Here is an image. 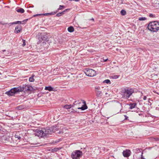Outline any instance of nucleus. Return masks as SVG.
I'll use <instances>...</instances> for the list:
<instances>
[{"instance_id": "14", "label": "nucleus", "mask_w": 159, "mask_h": 159, "mask_svg": "<svg viewBox=\"0 0 159 159\" xmlns=\"http://www.w3.org/2000/svg\"><path fill=\"white\" fill-rule=\"evenodd\" d=\"M45 89L46 90H48L49 91H56L55 89H54L53 88H52V87L51 86H48V87H47V86L45 87Z\"/></svg>"}, {"instance_id": "5", "label": "nucleus", "mask_w": 159, "mask_h": 159, "mask_svg": "<svg viewBox=\"0 0 159 159\" xmlns=\"http://www.w3.org/2000/svg\"><path fill=\"white\" fill-rule=\"evenodd\" d=\"M82 152L79 150H76L72 152L71 154L73 159H79L82 155Z\"/></svg>"}, {"instance_id": "8", "label": "nucleus", "mask_w": 159, "mask_h": 159, "mask_svg": "<svg viewBox=\"0 0 159 159\" xmlns=\"http://www.w3.org/2000/svg\"><path fill=\"white\" fill-rule=\"evenodd\" d=\"M101 88L99 86L95 87V91L96 95L98 97H101L102 95V92L100 91Z\"/></svg>"}, {"instance_id": "13", "label": "nucleus", "mask_w": 159, "mask_h": 159, "mask_svg": "<svg viewBox=\"0 0 159 159\" xmlns=\"http://www.w3.org/2000/svg\"><path fill=\"white\" fill-rule=\"evenodd\" d=\"M136 104V103H130L128 105L129 106V109H132L135 107Z\"/></svg>"}, {"instance_id": "18", "label": "nucleus", "mask_w": 159, "mask_h": 159, "mask_svg": "<svg viewBox=\"0 0 159 159\" xmlns=\"http://www.w3.org/2000/svg\"><path fill=\"white\" fill-rule=\"evenodd\" d=\"M16 11L18 12H20L21 13H23L25 11L24 9L21 8H19L17 9L16 10Z\"/></svg>"}, {"instance_id": "47", "label": "nucleus", "mask_w": 159, "mask_h": 159, "mask_svg": "<svg viewBox=\"0 0 159 159\" xmlns=\"http://www.w3.org/2000/svg\"><path fill=\"white\" fill-rule=\"evenodd\" d=\"M92 20H94V19L93 18L92 19Z\"/></svg>"}, {"instance_id": "27", "label": "nucleus", "mask_w": 159, "mask_h": 159, "mask_svg": "<svg viewBox=\"0 0 159 159\" xmlns=\"http://www.w3.org/2000/svg\"><path fill=\"white\" fill-rule=\"evenodd\" d=\"M147 19V18L145 17H139V20L140 21L144 20Z\"/></svg>"}, {"instance_id": "19", "label": "nucleus", "mask_w": 159, "mask_h": 159, "mask_svg": "<svg viewBox=\"0 0 159 159\" xmlns=\"http://www.w3.org/2000/svg\"><path fill=\"white\" fill-rule=\"evenodd\" d=\"M74 30V28L72 26H70L68 28V31L70 32H73Z\"/></svg>"}, {"instance_id": "32", "label": "nucleus", "mask_w": 159, "mask_h": 159, "mask_svg": "<svg viewBox=\"0 0 159 159\" xmlns=\"http://www.w3.org/2000/svg\"><path fill=\"white\" fill-rule=\"evenodd\" d=\"M59 149L58 148H54L53 149H52L53 151H57Z\"/></svg>"}, {"instance_id": "15", "label": "nucleus", "mask_w": 159, "mask_h": 159, "mask_svg": "<svg viewBox=\"0 0 159 159\" xmlns=\"http://www.w3.org/2000/svg\"><path fill=\"white\" fill-rule=\"evenodd\" d=\"M24 88V89H25V90H32L33 89L32 87L31 86H28L25 85L24 87L23 86Z\"/></svg>"}, {"instance_id": "25", "label": "nucleus", "mask_w": 159, "mask_h": 159, "mask_svg": "<svg viewBox=\"0 0 159 159\" xmlns=\"http://www.w3.org/2000/svg\"><path fill=\"white\" fill-rule=\"evenodd\" d=\"M34 75H32V76L29 78V80L30 82H33L34 81Z\"/></svg>"}, {"instance_id": "43", "label": "nucleus", "mask_w": 159, "mask_h": 159, "mask_svg": "<svg viewBox=\"0 0 159 159\" xmlns=\"http://www.w3.org/2000/svg\"><path fill=\"white\" fill-rule=\"evenodd\" d=\"M156 140L157 141L159 140V138H156Z\"/></svg>"}, {"instance_id": "41", "label": "nucleus", "mask_w": 159, "mask_h": 159, "mask_svg": "<svg viewBox=\"0 0 159 159\" xmlns=\"http://www.w3.org/2000/svg\"><path fill=\"white\" fill-rule=\"evenodd\" d=\"M27 19H26V20H23L22 21V22H24L26 21H27Z\"/></svg>"}, {"instance_id": "29", "label": "nucleus", "mask_w": 159, "mask_h": 159, "mask_svg": "<svg viewBox=\"0 0 159 159\" xmlns=\"http://www.w3.org/2000/svg\"><path fill=\"white\" fill-rule=\"evenodd\" d=\"M134 151L136 153H139L141 152L140 149L139 148H136L134 150Z\"/></svg>"}, {"instance_id": "7", "label": "nucleus", "mask_w": 159, "mask_h": 159, "mask_svg": "<svg viewBox=\"0 0 159 159\" xmlns=\"http://www.w3.org/2000/svg\"><path fill=\"white\" fill-rule=\"evenodd\" d=\"M59 128L56 126H53L50 128H47L48 134H51L54 132L56 131Z\"/></svg>"}, {"instance_id": "31", "label": "nucleus", "mask_w": 159, "mask_h": 159, "mask_svg": "<svg viewBox=\"0 0 159 159\" xmlns=\"http://www.w3.org/2000/svg\"><path fill=\"white\" fill-rule=\"evenodd\" d=\"M22 42L23 43V44H22V45L23 47L25 46V40L24 39H22Z\"/></svg>"}, {"instance_id": "36", "label": "nucleus", "mask_w": 159, "mask_h": 159, "mask_svg": "<svg viewBox=\"0 0 159 159\" xmlns=\"http://www.w3.org/2000/svg\"><path fill=\"white\" fill-rule=\"evenodd\" d=\"M147 99V97L146 96H144L143 97V99L144 100H146Z\"/></svg>"}, {"instance_id": "34", "label": "nucleus", "mask_w": 159, "mask_h": 159, "mask_svg": "<svg viewBox=\"0 0 159 159\" xmlns=\"http://www.w3.org/2000/svg\"><path fill=\"white\" fill-rule=\"evenodd\" d=\"M16 22L17 23V24H21V22L20 21H17Z\"/></svg>"}, {"instance_id": "28", "label": "nucleus", "mask_w": 159, "mask_h": 159, "mask_svg": "<svg viewBox=\"0 0 159 159\" xmlns=\"http://www.w3.org/2000/svg\"><path fill=\"white\" fill-rule=\"evenodd\" d=\"M80 103H81V102H80L78 101H75L73 105L74 106H75V105H77V104H79Z\"/></svg>"}, {"instance_id": "35", "label": "nucleus", "mask_w": 159, "mask_h": 159, "mask_svg": "<svg viewBox=\"0 0 159 159\" xmlns=\"http://www.w3.org/2000/svg\"><path fill=\"white\" fill-rule=\"evenodd\" d=\"M149 16H150V17H153V16H154L152 14H150L149 15Z\"/></svg>"}, {"instance_id": "6", "label": "nucleus", "mask_w": 159, "mask_h": 159, "mask_svg": "<svg viewBox=\"0 0 159 159\" xmlns=\"http://www.w3.org/2000/svg\"><path fill=\"white\" fill-rule=\"evenodd\" d=\"M86 75L90 77H93L96 75L95 71L91 69H86L84 70Z\"/></svg>"}, {"instance_id": "2", "label": "nucleus", "mask_w": 159, "mask_h": 159, "mask_svg": "<svg viewBox=\"0 0 159 159\" xmlns=\"http://www.w3.org/2000/svg\"><path fill=\"white\" fill-rule=\"evenodd\" d=\"M24 90V88L23 87L20 86L18 87H15L11 89L10 90L6 92L5 94L9 96H13L16 93L18 92H22Z\"/></svg>"}, {"instance_id": "21", "label": "nucleus", "mask_w": 159, "mask_h": 159, "mask_svg": "<svg viewBox=\"0 0 159 159\" xmlns=\"http://www.w3.org/2000/svg\"><path fill=\"white\" fill-rule=\"evenodd\" d=\"M65 7L64 5H60L59 6V8L57 9V11H58L59 10H62L63 9L65 8Z\"/></svg>"}, {"instance_id": "46", "label": "nucleus", "mask_w": 159, "mask_h": 159, "mask_svg": "<svg viewBox=\"0 0 159 159\" xmlns=\"http://www.w3.org/2000/svg\"><path fill=\"white\" fill-rule=\"evenodd\" d=\"M5 51H6V50H3L2 51V52H5Z\"/></svg>"}, {"instance_id": "45", "label": "nucleus", "mask_w": 159, "mask_h": 159, "mask_svg": "<svg viewBox=\"0 0 159 159\" xmlns=\"http://www.w3.org/2000/svg\"><path fill=\"white\" fill-rule=\"evenodd\" d=\"M107 60H108V59H106L105 60H104V61L106 62V61Z\"/></svg>"}, {"instance_id": "30", "label": "nucleus", "mask_w": 159, "mask_h": 159, "mask_svg": "<svg viewBox=\"0 0 159 159\" xmlns=\"http://www.w3.org/2000/svg\"><path fill=\"white\" fill-rule=\"evenodd\" d=\"M58 12V11H54V12H52L51 13H49L50 15H54L56 13Z\"/></svg>"}, {"instance_id": "4", "label": "nucleus", "mask_w": 159, "mask_h": 159, "mask_svg": "<svg viewBox=\"0 0 159 159\" xmlns=\"http://www.w3.org/2000/svg\"><path fill=\"white\" fill-rule=\"evenodd\" d=\"M47 128L43 129L41 130H38L36 131L35 135L39 137L47 136L48 134Z\"/></svg>"}, {"instance_id": "37", "label": "nucleus", "mask_w": 159, "mask_h": 159, "mask_svg": "<svg viewBox=\"0 0 159 159\" xmlns=\"http://www.w3.org/2000/svg\"><path fill=\"white\" fill-rule=\"evenodd\" d=\"M13 23V24H17V23L16 22H16H12Z\"/></svg>"}, {"instance_id": "38", "label": "nucleus", "mask_w": 159, "mask_h": 159, "mask_svg": "<svg viewBox=\"0 0 159 159\" xmlns=\"http://www.w3.org/2000/svg\"><path fill=\"white\" fill-rule=\"evenodd\" d=\"M8 24L9 25H10V26H11V25H13V23H12H12H9V24Z\"/></svg>"}, {"instance_id": "9", "label": "nucleus", "mask_w": 159, "mask_h": 159, "mask_svg": "<svg viewBox=\"0 0 159 159\" xmlns=\"http://www.w3.org/2000/svg\"><path fill=\"white\" fill-rule=\"evenodd\" d=\"M131 152L129 150H126L122 152L123 156L125 157H128L130 155Z\"/></svg>"}, {"instance_id": "10", "label": "nucleus", "mask_w": 159, "mask_h": 159, "mask_svg": "<svg viewBox=\"0 0 159 159\" xmlns=\"http://www.w3.org/2000/svg\"><path fill=\"white\" fill-rule=\"evenodd\" d=\"M22 27L21 26L17 25L16 27L14 33L16 34L20 33L22 30Z\"/></svg>"}, {"instance_id": "24", "label": "nucleus", "mask_w": 159, "mask_h": 159, "mask_svg": "<svg viewBox=\"0 0 159 159\" xmlns=\"http://www.w3.org/2000/svg\"><path fill=\"white\" fill-rule=\"evenodd\" d=\"M50 15L49 13H45V14H36V15H35V16H42V15L48 16V15Z\"/></svg>"}, {"instance_id": "23", "label": "nucleus", "mask_w": 159, "mask_h": 159, "mask_svg": "<svg viewBox=\"0 0 159 159\" xmlns=\"http://www.w3.org/2000/svg\"><path fill=\"white\" fill-rule=\"evenodd\" d=\"M120 14L123 16L125 15L126 14V12L124 10H122L120 11Z\"/></svg>"}, {"instance_id": "33", "label": "nucleus", "mask_w": 159, "mask_h": 159, "mask_svg": "<svg viewBox=\"0 0 159 159\" xmlns=\"http://www.w3.org/2000/svg\"><path fill=\"white\" fill-rule=\"evenodd\" d=\"M18 108L20 110L23 108V107L22 106H20L18 107Z\"/></svg>"}, {"instance_id": "11", "label": "nucleus", "mask_w": 159, "mask_h": 159, "mask_svg": "<svg viewBox=\"0 0 159 159\" xmlns=\"http://www.w3.org/2000/svg\"><path fill=\"white\" fill-rule=\"evenodd\" d=\"M9 138H10L8 136H3L2 137L1 139L3 142H6V141H9Z\"/></svg>"}, {"instance_id": "20", "label": "nucleus", "mask_w": 159, "mask_h": 159, "mask_svg": "<svg viewBox=\"0 0 159 159\" xmlns=\"http://www.w3.org/2000/svg\"><path fill=\"white\" fill-rule=\"evenodd\" d=\"M41 39L43 40H46L47 38V36L45 34H44L43 36L41 37Z\"/></svg>"}, {"instance_id": "12", "label": "nucleus", "mask_w": 159, "mask_h": 159, "mask_svg": "<svg viewBox=\"0 0 159 159\" xmlns=\"http://www.w3.org/2000/svg\"><path fill=\"white\" fill-rule=\"evenodd\" d=\"M70 10L69 9H66L63 11L59 12L57 13L56 15V16L58 17L61 16L64 14L65 13Z\"/></svg>"}, {"instance_id": "39", "label": "nucleus", "mask_w": 159, "mask_h": 159, "mask_svg": "<svg viewBox=\"0 0 159 159\" xmlns=\"http://www.w3.org/2000/svg\"><path fill=\"white\" fill-rule=\"evenodd\" d=\"M0 24H2V25H4L6 24H7L2 23L1 22H0Z\"/></svg>"}, {"instance_id": "42", "label": "nucleus", "mask_w": 159, "mask_h": 159, "mask_svg": "<svg viewBox=\"0 0 159 159\" xmlns=\"http://www.w3.org/2000/svg\"><path fill=\"white\" fill-rule=\"evenodd\" d=\"M142 154H143V153H142V157H141V158H142V159H145V158H143V157H142Z\"/></svg>"}, {"instance_id": "1", "label": "nucleus", "mask_w": 159, "mask_h": 159, "mask_svg": "<svg viewBox=\"0 0 159 159\" xmlns=\"http://www.w3.org/2000/svg\"><path fill=\"white\" fill-rule=\"evenodd\" d=\"M134 92V90L133 89L129 88H126L122 90L121 91V94L123 98L127 99Z\"/></svg>"}, {"instance_id": "44", "label": "nucleus", "mask_w": 159, "mask_h": 159, "mask_svg": "<svg viewBox=\"0 0 159 159\" xmlns=\"http://www.w3.org/2000/svg\"><path fill=\"white\" fill-rule=\"evenodd\" d=\"M18 139H20V136H19L18 137H17Z\"/></svg>"}, {"instance_id": "22", "label": "nucleus", "mask_w": 159, "mask_h": 159, "mask_svg": "<svg viewBox=\"0 0 159 159\" xmlns=\"http://www.w3.org/2000/svg\"><path fill=\"white\" fill-rule=\"evenodd\" d=\"M119 76L120 75H113L111 76V77L114 79H116L118 78Z\"/></svg>"}, {"instance_id": "40", "label": "nucleus", "mask_w": 159, "mask_h": 159, "mask_svg": "<svg viewBox=\"0 0 159 159\" xmlns=\"http://www.w3.org/2000/svg\"><path fill=\"white\" fill-rule=\"evenodd\" d=\"M125 120H126L128 118V117H127V116H125Z\"/></svg>"}, {"instance_id": "17", "label": "nucleus", "mask_w": 159, "mask_h": 159, "mask_svg": "<svg viewBox=\"0 0 159 159\" xmlns=\"http://www.w3.org/2000/svg\"><path fill=\"white\" fill-rule=\"evenodd\" d=\"M87 106L85 103V104L83 105L82 106L80 107H78V109H81L82 110H84L87 109Z\"/></svg>"}, {"instance_id": "3", "label": "nucleus", "mask_w": 159, "mask_h": 159, "mask_svg": "<svg viewBox=\"0 0 159 159\" xmlns=\"http://www.w3.org/2000/svg\"><path fill=\"white\" fill-rule=\"evenodd\" d=\"M148 29L153 32L159 30V22L154 21L150 23L148 26Z\"/></svg>"}, {"instance_id": "16", "label": "nucleus", "mask_w": 159, "mask_h": 159, "mask_svg": "<svg viewBox=\"0 0 159 159\" xmlns=\"http://www.w3.org/2000/svg\"><path fill=\"white\" fill-rule=\"evenodd\" d=\"M63 107L66 109H70L73 107V105H65L63 106Z\"/></svg>"}, {"instance_id": "26", "label": "nucleus", "mask_w": 159, "mask_h": 159, "mask_svg": "<svg viewBox=\"0 0 159 159\" xmlns=\"http://www.w3.org/2000/svg\"><path fill=\"white\" fill-rule=\"evenodd\" d=\"M103 83H107V84H110L111 83V82H110V80H108V79L104 80L103 81Z\"/></svg>"}]
</instances>
